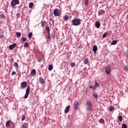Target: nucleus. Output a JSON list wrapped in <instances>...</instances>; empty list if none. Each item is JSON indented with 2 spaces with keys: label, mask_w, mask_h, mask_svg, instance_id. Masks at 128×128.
I'll list each match as a JSON object with an SVG mask.
<instances>
[{
  "label": "nucleus",
  "mask_w": 128,
  "mask_h": 128,
  "mask_svg": "<svg viewBox=\"0 0 128 128\" xmlns=\"http://www.w3.org/2000/svg\"><path fill=\"white\" fill-rule=\"evenodd\" d=\"M63 18H64V22H68V16H64L63 17Z\"/></svg>",
  "instance_id": "obj_19"
},
{
  "label": "nucleus",
  "mask_w": 128,
  "mask_h": 128,
  "mask_svg": "<svg viewBox=\"0 0 128 128\" xmlns=\"http://www.w3.org/2000/svg\"><path fill=\"white\" fill-rule=\"evenodd\" d=\"M90 88H93V90H96V87H94V86H90Z\"/></svg>",
  "instance_id": "obj_40"
},
{
  "label": "nucleus",
  "mask_w": 128,
  "mask_h": 128,
  "mask_svg": "<svg viewBox=\"0 0 128 128\" xmlns=\"http://www.w3.org/2000/svg\"><path fill=\"white\" fill-rule=\"evenodd\" d=\"M70 106H67L64 110L65 114H68L70 112Z\"/></svg>",
  "instance_id": "obj_12"
},
{
  "label": "nucleus",
  "mask_w": 128,
  "mask_h": 128,
  "mask_svg": "<svg viewBox=\"0 0 128 128\" xmlns=\"http://www.w3.org/2000/svg\"><path fill=\"white\" fill-rule=\"evenodd\" d=\"M105 13H106V11L104 10H100L98 12V16H102Z\"/></svg>",
  "instance_id": "obj_10"
},
{
  "label": "nucleus",
  "mask_w": 128,
  "mask_h": 128,
  "mask_svg": "<svg viewBox=\"0 0 128 128\" xmlns=\"http://www.w3.org/2000/svg\"><path fill=\"white\" fill-rule=\"evenodd\" d=\"M107 34H108L107 32H106L105 33H104V34L102 35V38H106Z\"/></svg>",
  "instance_id": "obj_30"
},
{
  "label": "nucleus",
  "mask_w": 128,
  "mask_h": 128,
  "mask_svg": "<svg viewBox=\"0 0 128 128\" xmlns=\"http://www.w3.org/2000/svg\"><path fill=\"white\" fill-rule=\"evenodd\" d=\"M118 118L120 122H122V116H118Z\"/></svg>",
  "instance_id": "obj_31"
},
{
  "label": "nucleus",
  "mask_w": 128,
  "mask_h": 128,
  "mask_svg": "<svg viewBox=\"0 0 128 128\" xmlns=\"http://www.w3.org/2000/svg\"><path fill=\"white\" fill-rule=\"evenodd\" d=\"M97 50H98V46H93V52L94 54H96Z\"/></svg>",
  "instance_id": "obj_15"
},
{
  "label": "nucleus",
  "mask_w": 128,
  "mask_h": 128,
  "mask_svg": "<svg viewBox=\"0 0 128 128\" xmlns=\"http://www.w3.org/2000/svg\"><path fill=\"white\" fill-rule=\"evenodd\" d=\"M39 82L41 84H44V80L42 78H39Z\"/></svg>",
  "instance_id": "obj_18"
},
{
  "label": "nucleus",
  "mask_w": 128,
  "mask_h": 128,
  "mask_svg": "<svg viewBox=\"0 0 128 128\" xmlns=\"http://www.w3.org/2000/svg\"><path fill=\"white\" fill-rule=\"evenodd\" d=\"M93 96H94L95 98H98V94H94Z\"/></svg>",
  "instance_id": "obj_35"
},
{
  "label": "nucleus",
  "mask_w": 128,
  "mask_h": 128,
  "mask_svg": "<svg viewBox=\"0 0 128 128\" xmlns=\"http://www.w3.org/2000/svg\"><path fill=\"white\" fill-rule=\"evenodd\" d=\"M32 32H30L29 34H28V38H32Z\"/></svg>",
  "instance_id": "obj_34"
},
{
  "label": "nucleus",
  "mask_w": 128,
  "mask_h": 128,
  "mask_svg": "<svg viewBox=\"0 0 128 128\" xmlns=\"http://www.w3.org/2000/svg\"><path fill=\"white\" fill-rule=\"evenodd\" d=\"M122 128H128V126L126 124H122Z\"/></svg>",
  "instance_id": "obj_37"
},
{
  "label": "nucleus",
  "mask_w": 128,
  "mask_h": 128,
  "mask_svg": "<svg viewBox=\"0 0 128 128\" xmlns=\"http://www.w3.org/2000/svg\"><path fill=\"white\" fill-rule=\"evenodd\" d=\"M72 24L73 26H80V19H74L72 20Z\"/></svg>",
  "instance_id": "obj_2"
},
{
  "label": "nucleus",
  "mask_w": 128,
  "mask_h": 128,
  "mask_svg": "<svg viewBox=\"0 0 128 128\" xmlns=\"http://www.w3.org/2000/svg\"><path fill=\"white\" fill-rule=\"evenodd\" d=\"M44 120H46V116L44 117Z\"/></svg>",
  "instance_id": "obj_47"
},
{
  "label": "nucleus",
  "mask_w": 128,
  "mask_h": 128,
  "mask_svg": "<svg viewBox=\"0 0 128 128\" xmlns=\"http://www.w3.org/2000/svg\"><path fill=\"white\" fill-rule=\"evenodd\" d=\"M46 30L47 31V35H46V38L48 40H50V27L47 26L46 27Z\"/></svg>",
  "instance_id": "obj_6"
},
{
  "label": "nucleus",
  "mask_w": 128,
  "mask_h": 128,
  "mask_svg": "<svg viewBox=\"0 0 128 128\" xmlns=\"http://www.w3.org/2000/svg\"><path fill=\"white\" fill-rule=\"evenodd\" d=\"M12 76H14V75L16 74V72H14V71H13V72H12Z\"/></svg>",
  "instance_id": "obj_43"
},
{
  "label": "nucleus",
  "mask_w": 128,
  "mask_h": 128,
  "mask_svg": "<svg viewBox=\"0 0 128 128\" xmlns=\"http://www.w3.org/2000/svg\"><path fill=\"white\" fill-rule=\"evenodd\" d=\"M30 74H32V76H34L36 74V70L33 69L30 72Z\"/></svg>",
  "instance_id": "obj_13"
},
{
  "label": "nucleus",
  "mask_w": 128,
  "mask_h": 128,
  "mask_svg": "<svg viewBox=\"0 0 128 128\" xmlns=\"http://www.w3.org/2000/svg\"><path fill=\"white\" fill-rule=\"evenodd\" d=\"M70 66H72V68H74V66H76V63L75 62L71 63Z\"/></svg>",
  "instance_id": "obj_32"
},
{
  "label": "nucleus",
  "mask_w": 128,
  "mask_h": 128,
  "mask_svg": "<svg viewBox=\"0 0 128 128\" xmlns=\"http://www.w3.org/2000/svg\"><path fill=\"white\" fill-rule=\"evenodd\" d=\"M54 14L55 16H60V10L56 8L54 11Z\"/></svg>",
  "instance_id": "obj_3"
},
{
  "label": "nucleus",
  "mask_w": 128,
  "mask_h": 128,
  "mask_svg": "<svg viewBox=\"0 0 128 128\" xmlns=\"http://www.w3.org/2000/svg\"><path fill=\"white\" fill-rule=\"evenodd\" d=\"M86 109L88 112H90L92 110V102L90 101H87L86 104Z\"/></svg>",
  "instance_id": "obj_1"
},
{
  "label": "nucleus",
  "mask_w": 128,
  "mask_h": 128,
  "mask_svg": "<svg viewBox=\"0 0 128 128\" xmlns=\"http://www.w3.org/2000/svg\"><path fill=\"white\" fill-rule=\"evenodd\" d=\"M4 38V36L2 35V36H0V38Z\"/></svg>",
  "instance_id": "obj_45"
},
{
  "label": "nucleus",
  "mask_w": 128,
  "mask_h": 128,
  "mask_svg": "<svg viewBox=\"0 0 128 128\" xmlns=\"http://www.w3.org/2000/svg\"><path fill=\"white\" fill-rule=\"evenodd\" d=\"M30 86H28L26 90V94L24 96V98L26 99V98H28V94H30Z\"/></svg>",
  "instance_id": "obj_7"
},
{
  "label": "nucleus",
  "mask_w": 128,
  "mask_h": 128,
  "mask_svg": "<svg viewBox=\"0 0 128 128\" xmlns=\"http://www.w3.org/2000/svg\"><path fill=\"white\" fill-rule=\"evenodd\" d=\"M21 128H28V124L24 123V124L22 125Z\"/></svg>",
  "instance_id": "obj_14"
},
{
  "label": "nucleus",
  "mask_w": 128,
  "mask_h": 128,
  "mask_svg": "<svg viewBox=\"0 0 128 128\" xmlns=\"http://www.w3.org/2000/svg\"><path fill=\"white\" fill-rule=\"evenodd\" d=\"M20 16V13H18V12L17 13V14H16V17L18 18H19Z\"/></svg>",
  "instance_id": "obj_41"
},
{
  "label": "nucleus",
  "mask_w": 128,
  "mask_h": 128,
  "mask_svg": "<svg viewBox=\"0 0 128 128\" xmlns=\"http://www.w3.org/2000/svg\"><path fill=\"white\" fill-rule=\"evenodd\" d=\"M28 46H30V44H28V42H26L24 44V48H28Z\"/></svg>",
  "instance_id": "obj_27"
},
{
  "label": "nucleus",
  "mask_w": 128,
  "mask_h": 128,
  "mask_svg": "<svg viewBox=\"0 0 128 128\" xmlns=\"http://www.w3.org/2000/svg\"><path fill=\"white\" fill-rule=\"evenodd\" d=\"M22 40H23V42H26V37H24L23 38H22Z\"/></svg>",
  "instance_id": "obj_42"
},
{
  "label": "nucleus",
  "mask_w": 128,
  "mask_h": 128,
  "mask_svg": "<svg viewBox=\"0 0 128 128\" xmlns=\"http://www.w3.org/2000/svg\"><path fill=\"white\" fill-rule=\"evenodd\" d=\"M16 46V43H14L13 44H11L9 46V50H12Z\"/></svg>",
  "instance_id": "obj_9"
},
{
  "label": "nucleus",
  "mask_w": 128,
  "mask_h": 128,
  "mask_svg": "<svg viewBox=\"0 0 128 128\" xmlns=\"http://www.w3.org/2000/svg\"><path fill=\"white\" fill-rule=\"evenodd\" d=\"M96 26L97 28H100V22H97L96 24Z\"/></svg>",
  "instance_id": "obj_17"
},
{
  "label": "nucleus",
  "mask_w": 128,
  "mask_h": 128,
  "mask_svg": "<svg viewBox=\"0 0 128 128\" xmlns=\"http://www.w3.org/2000/svg\"><path fill=\"white\" fill-rule=\"evenodd\" d=\"M88 4V0H85L84 5L86 6Z\"/></svg>",
  "instance_id": "obj_33"
},
{
  "label": "nucleus",
  "mask_w": 128,
  "mask_h": 128,
  "mask_svg": "<svg viewBox=\"0 0 128 128\" xmlns=\"http://www.w3.org/2000/svg\"><path fill=\"white\" fill-rule=\"evenodd\" d=\"M124 70H126V72H128V66H124Z\"/></svg>",
  "instance_id": "obj_36"
},
{
  "label": "nucleus",
  "mask_w": 128,
  "mask_h": 128,
  "mask_svg": "<svg viewBox=\"0 0 128 128\" xmlns=\"http://www.w3.org/2000/svg\"><path fill=\"white\" fill-rule=\"evenodd\" d=\"M14 66L16 68H18V64L16 62H15L14 63Z\"/></svg>",
  "instance_id": "obj_29"
},
{
  "label": "nucleus",
  "mask_w": 128,
  "mask_h": 128,
  "mask_svg": "<svg viewBox=\"0 0 128 128\" xmlns=\"http://www.w3.org/2000/svg\"><path fill=\"white\" fill-rule=\"evenodd\" d=\"M38 62H42V60H40V59H38Z\"/></svg>",
  "instance_id": "obj_46"
},
{
  "label": "nucleus",
  "mask_w": 128,
  "mask_h": 128,
  "mask_svg": "<svg viewBox=\"0 0 128 128\" xmlns=\"http://www.w3.org/2000/svg\"><path fill=\"white\" fill-rule=\"evenodd\" d=\"M124 55L126 56H128V50H126V51L125 52Z\"/></svg>",
  "instance_id": "obj_38"
},
{
  "label": "nucleus",
  "mask_w": 128,
  "mask_h": 128,
  "mask_svg": "<svg viewBox=\"0 0 128 128\" xmlns=\"http://www.w3.org/2000/svg\"><path fill=\"white\" fill-rule=\"evenodd\" d=\"M52 68H54V66L52 64L48 66V70H52Z\"/></svg>",
  "instance_id": "obj_20"
},
{
  "label": "nucleus",
  "mask_w": 128,
  "mask_h": 128,
  "mask_svg": "<svg viewBox=\"0 0 128 128\" xmlns=\"http://www.w3.org/2000/svg\"><path fill=\"white\" fill-rule=\"evenodd\" d=\"M118 44V41L116 40H113L111 44L112 46H114Z\"/></svg>",
  "instance_id": "obj_21"
},
{
  "label": "nucleus",
  "mask_w": 128,
  "mask_h": 128,
  "mask_svg": "<svg viewBox=\"0 0 128 128\" xmlns=\"http://www.w3.org/2000/svg\"><path fill=\"white\" fill-rule=\"evenodd\" d=\"M109 110L110 112H114V106H110L109 108Z\"/></svg>",
  "instance_id": "obj_26"
},
{
  "label": "nucleus",
  "mask_w": 128,
  "mask_h": 128,
  "mask_svg": "<svg viewBox=\"0 0 128 128\" xmlns=\"http://www.w3.org/2000/svg\"><path fill=\"white\" fill-rule=\"evenodd\" d=\"M10 124H12V121L8 120L6 122V128H8L10 126Z\"/></svg>",
  "instance_id": "obj_16"
},
{
  "label": "nucleus",
  "mask_w": 128,
  "mask_h": 128,
  "mask_svg": "<svg viewBox=\"0 0 128 128\" xmlns=\"http://www.w3.org/2000/svg\"><path fill=\"white\" fill-rule=\"evenodd\" d=\"M84 64H88V59L86 58L84 60Z\"/></svg>",
  "instance_id": "obj_25"
},
{
  "label": "nucleus",
  "mask_w": 128,
  "mask_h": 128,
  "mask_svg": "<svg viewBox=\"0 0 128 128\" xmlns=\"http://www.w3.org/2000/svg\"><path fill=\"white\" fill-rule=\"evenodd\" d=\"M16 36H18V38H20V36H22V33H20V32H17L16 33Z\"/></svg>",
  "instance_id": "obj_24"
},
{
  "label": "nucleus",
  "mask_w": 128,
  "mask_h": 128,
  "mask_svg": "<svg viewBox=\"0 0 128 128\" xmlns=\"http://www.w3.org/2000/svg\"><path fill=\"white\" fill-rule=\"evenodd\" d=\"M0 18L2 19V18H4V14H2L0 15Z\"/></svg>",
  "instance_id": "obj_39"
},
{
  "label": "nucleus",
  "mask_w": 128,
  "mask_h": 128,
  "mask_svg": "<svg viewBox=\"0 0 128 128\" xmlns=\"http://www.w3.org/2000/svg\"><path fill=\"white\" fill-rule=\"evenodd\" d=\"M99 122L100 124H104V120L103 118H100L99 120Z\"/></svg>",
  "instance_id": "obj_28"
},
{
  "label": "nucleus",
  "mask_w": 128,
  "mask_h": 128,
  "mask_svg": "<svg viewBox=\"0 0 128 128\" xmlns=\"http://www.w3.org/2000/svg\"><path fill=\"white\" fill-rule=\"evenodd\" d=\"M126 18H128V14L126 15Z\"/></svg>",
  "instance_id": "obj_48"
},
{
  "label": "nucleus",
  "mask_w": 128,
  "mask_h": 128,
  "mask_svg": "<svg viewBox=\"0 0 128 128\" xmlns=\"http://www.w3.org/2000/svg\"><path fill=\"white\" fill-rule=\"evenodd\" d=\"M42 26H44V22L42 24Z\"/></svg>",
  "instance_id": "obj_49"
},
{
  "label": "nucleus",
  "mask_w": 128,
  "mask_h": 128,
  "mask_svg": "<svg viewBox=\"0 0 128 128\" xmlns=\"http://www.w3.org/2000/svg\"><path fill=\"white\" fill-rule=\"evenodd\" d=\"M16 4H20V0H12L11 2L12 6H16Z\"/></svg>",
  "instance_id": "obj_4"
},
{
  "label": "nucleus",
  "mask_w": 128,
  "mask_h": 128,
  "mask_svg": "<svg viewBox=\"0 0 128 128\" xmlns=\"http://www.w3.org/2000/svg\"><path fill=\"white\" fill-rule=\"evenodd\" d=\"M111 70L110 66L108 65L105 67V72L108 74H110Z\"/></svg>",
  "instance_id": "obj_5"
},
{
  "label": "nucleus",
  "mask_w": 128,
  "mask_h": 128,
  "mask_svg": "<svg viewBox=\"0 0 128 128\" xmlns=\"http://www.w3.org/2000/svg\"><path fill=\"white\" fill-rule=\"evenodd\" d=\"M32 6H34V2H31L29 4V8H32Z\"/></svg>",
  "instance_id": "obj_22"
},
{
  "label": "nucleus",
  "mask_w": 128,
  "mask_h": 128,
  "mask_svg": "<svg viewBox=\"0 0 128 128\" xmlns=\"http://www.w3.org/2000/svg\"><path fill=\"white\" fill-rule=\"evenodd\" d=\"M94 88H100V84L96 81H95Z\"/></svg>",
  "instance_id": "obj_23"
},
{
  "label": "nucleus",
  "mask_w": 128,
  "mask_h": 128,
  "mask_svg": "<svg viewBox=\"0 0 128 128\" xmlns=\"http://www.w3.org/2000/svg\"><path fill=\"white\" fill-rule=\"evenodd\" d=\"M28 86V83L26 82H24L21 83V87L22 88H26Z\"/></svg>",
  "instance_id": "obj_8"
},
{
  "label": "nucleus",
  "mask_w": 128,
  "mask_h": 128,
  "mask_svg": "<svg viewBox=\"0 0 128 128\" xmlns=\"http://www.w3.org/2000/svg\"><path fill=\"white\" fill-rule=\"evenodd\" d=\"M24 120H26V116H23L22 118V120L24 121Z\"/></svg>",
  "instance_id": "obj_44"
},
{
  "label": "nucleus",
  "mask_w": 128,
  "mask_h": 128,
  "mask_svg": "<svg viewBox=\"0 0 128 128\" xmlns=\"http://www.w3.org/2000/svg\"><path fill=\"white\" fill-rule=\"evenodd\" d=\"M78 101H75L74 105V110H78Z\"/></svg>",
  "instance_id": "obj_11"
}]
</instances>
